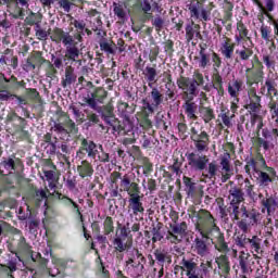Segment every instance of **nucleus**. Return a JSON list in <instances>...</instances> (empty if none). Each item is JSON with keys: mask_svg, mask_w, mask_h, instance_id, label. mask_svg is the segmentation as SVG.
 Returning a JSON list of instances; mask_svg holds the SVG:
<instances>
[{"mask_svg": "<svg viewBox=\"0 0 278 278\" xmlns=\"http://www.w3.org/2000/svg\"><path fill=\"white\" fill-rule=\"evenodd\" d=\"M228 213L232 220H237V227L242 231V235L236 237V244L244 249L249 244L247 233L251 231V227L260 223V212L257 210H247L244 205V192L238 187H232L228 191Z\"/></svg>", "mask_w": 278, "mask_h": 278, "instance_id": "1", "label": "nucleus"}, {"mask_svg": "<svg viewBox=\"0 0 278 278\" xmlns=\"http://www.w3.org/2000/svg\"><path fill=\"white\" fill-rule=\"evenodd\" d=\"M205 84V77L201 73V71L195 70L193 72V77H180L177 80V86L180 90L184 92V110L187 117H189L191 121H197V110H199V106L197 103L192 102L194 101L195 97H199V86H203Z\"/></svg>", "mask_w": 278, "mask_h": 278, "instance_id": "2", "label": "nucleus"}, {"mask_svg": "<svg viewBox=\"0 0 278 278\" xmlns=\"http://www.w3.org/2000/svg\"><path fill=\"white\" fill-rule=\"evenodd\" d=\"M198 222L195 225V231L200 233L201 237H197L193 241V252L200 257H210L211 249L208 240H212L210 237V228H206L205 225H214V216L208 211H201L198 213Z\"/></svg>", "mask_w": 278, "mask_h": 278, "instance_id": "3", "label": "nucleus"}, {"mask_svg": "<svg viewBox=\"0 0 278 278\" xmlns=\"http://www.w3.org/2000/svg\"><path fill=\"white\" fill-rule=\"evenodd\" d=\"M187 161L191 170L202 173L204 179H216V175H218V165L214 162L210 163V157H207V155L191 152L187 155Z\"/></svg>", "mask_w": 278, "mask_h": 278, "instance_id": "4", "label": "nucleus"}, {"mask_svg": "<svg viewBox=\"0 0 278 278\" xmlns=\"http://www.w3.org/2000/svg\"><path fill=\"white\" fill-rule=\"evenodd\" d=\"M128 260L126 261V269L130 277H140L144 270L147 258L140 253V250L132 249L128 251Z\"/></svg>", "mask_w": 278, "mask_h": 278, "instance_id": "5", "label": "nucleus"}, {"mask_svg": "<svg viewBox=\"0 0 278 278\" xmlns=\"http://www.w3.org/2000/svg\"><path fill=\"white\" fill-rule=\"evenodd\" d=\"M256 142L264 151H273L278 147V128H262V137H258Z\"/></svg>", "mask_w": 278, "mask_h": 278, "instance_id": "6", "label": "nucleus"}, {"mask_svg": "<svg viewBox=\"0 0 278 278\" xmlns=\"http://www.w3.org/2000/svg\"><path fill=\"white\" fill-rule=\"evenodd\" d=\"M45 257L52 258V267H48V273L50 277H56V278H64L66 277V274H64V270H66V261L63 258H60L58 256H53L51 254V247H47V249L43 251Z\"/></svg>", "mask_w": 278, "mask_h": 278, "instance_id": "7", "label": "nucleus"}, {"mask_svg": "<svg viewBox=\"0 0 278 278\" xmlns=\"http://www.w3.org/2000/svg\"><path fill=\"white\" fill-rule=\"evenodd\" d=\"M191 18H198L199 21H212V8L210 7H203V3H201L199 0H192L187 5Z\"/></svg>", "mask_w": 278, "mask_h": 278, "instance_id": "8", "label": "nucleus"}, {"mask_svg": "<svg viewBox=\"0 0 278 278\" xmlns=\"http://www.w3.org/2000/svg\"><path fill=\"white\" fill-rule=\"evenodd\" d=\"M208 238H211L212 244L215 245V249L219 251V253H227V251H229V247L227 245V242H225V236L220 232V228H218L214 222L208 229Z\"/></svg>", "mask_w": 278, "mask_h": 278, "instance_id": "9", "label": "nucleus"}, {"mask_svg": "<svg viewBox=\"0 0 278 278\" xmlns=\"http://www.w3.org/2000/svg\"><path fill=\"white\" fill-rule=\"evenodd\" d=\"M186 231H188V225H186V222L180 224H170L169 230L166 235V240L172 242V244H179V242L186 238Z\"/></svg>", "mask_w": 278, "mask_h": 278, "instance_id": "10", "label": "nucleus"}, {"mask_svg": "<svg viewBox=\"0 0 278 278\" xmlns=\"http://www.w3.org/2000/svg\"><path fill=\"white\" fill-rule=\"evenodd\" d=\"M163 102L164 96L162 94V92H160V89L155 87L152 88L150 97L143 99V105L150 114H153V112H155V110H157V108H160V105H162Z\"/></svg>", "mask_w": 278, "mask_h": 278, "instance_id": "11", "label": "nucleus"}, {"mask_svg": "<svg viewBox=\"0 0 278 278\" xmlns=\"http://www.w3.org/2000/svg\"><path fill=\"white\" fill-rule=\"evenodd\" d=\"M78 157H84V155H87V157H90L91 160H97V155H99V147L94 141L88 140L86 138L80 139V147L77 151Z\"/></svg>", "mask_w": 278, "mask_h": 278, "instance_id": "12", "label": "nucleus"}, {"mask_svg": "<svg viewBox=\"0 0 278 278\" xmlns=\"http://www.w3.org/2000/svg\"><path fill=\"white\" fill-rule=\"evenodd\" d=\"M180 269L186 273L188 278H203L199 264L195 263L194 258L182 257L180 262Z\"/></svg>", "mask_w": 278, "mask_h": 278, "instance_id": "13", "label": "nucleus"}, {"mask_svg": "<svg viewBox=\"0 0 278 278\" xmlns=\"http://www.w3.org/2000/svg\"><path fill=\"white\" fill-rule=\"evenodd\" d=\"M263 165L265 166V170H256V180L258 186H261V188H266L268 186H270V184H273V178L275 177V175H277V173L275 172V168L266 166V161H264V159H262Z\"/></svg>", "mask_w": 278, "mask_h": 278, "instance_id": "14", "label": "nucleus"}, {"mask_svg": "<svg viewBox=\"0 0 278 278\" xmlns=\"http://www.w3.org/2000/svg\"><path fill=\"white\" fill-rule=\"evenodd\" d=\"M53 197H54V199H58V201H61V203H62V205H64V207H70V210H72L74 212V214H76L77 218H79L80 220L84 218L81 211H79V204L76 203L75 201H73V199H71L58 191H54Z\"/></svg>", "mask_w": 278, "mask_h": 278, "instance_id": "15", "label": "nucleus"}, {"mask_svg": "<svg viewBox=\"0 0 278 278\" xmlns=\"http://www.w3.org/2000/svg\"><path fill=\"white\" fill-rule=\"evenodd\" d=\"M258 92L260 94H262L263 97H267L271 101L273 97H278L277 81L275 80V78H270V76H268L265 79V84L261 86Z\"/></svg>", "mask_w": 278, "mask_h": 278, "instance_id": "16", "label": "nucleus"}, {"mask_svg": "<svg viewBox=\"0 0 278 278\" xmlns=\"http://www.w3.org/2000/svg\"><path fill=\"white\" fill-rule=\"evenodd\" d=\"M105 97H108V91L104 89H97L94 93L85 98V103L89 105L91 110H99V105L97 103H103V99H105Z\"/></svg>", "mask_w": 278, "mask_h": 278, "instance_id": "17", "label": "nucleus"}, {"mask_svg": "<svg viewBox=\"0 0 278 278\" xmlns=\"http://www.w3.org/2000/svg\"><path fill=\"white\" fill-rule=\"evenodd\" d=\"M192 142L199 153H204L210 151V135L205 130L200 132V136L194 137Z\"/></svg>", "mask_w": 278, "mask_h": 278, "instance_id": "18", "label": "nucleus"}, {"mask_svg": "<svg viewBox=\"0 0 278 278\" xmlns=\"http://www.w3.org/2000/svg\"><path fill=\"white\" fill-rule=\"evenodd\" d=\"M243 88L244 81H242L241 79L233 78L232 80H230L227 86V92L230 99H239Z\"/></svg>", "mask_w": 278, "mask_h": 278, "instance_id": "19", "label": "nucleus"}, {"mask_svg": "<svg viewBox=\"0 0 278 278\" xmlns=\"http://www.w3.org/2000/svg\"><path fill=\"white\" fill-rule=\"evenodd\" d=\"M231 156L229 154H225L220 159L222 170L219 172V174L217 172L216 177H222L223 184H225V181H227L231 177V175H229V173H231V165L229 164Z\"/></svg>", "mask_w": 278, "mask_h": 278, "instance_id": "20", "label": "nucleus"}, {"mask_svg": "<svg viewBox=\"0 0 278 278\" xmlns=\"http://www.w3.org/2000/svg\"><path fill=\"white\" fill-rule=\"evenodd\" d=\"M128 203V208L132 212V216H142L144 214V206L140 202V195H130Z\"/></svg>", "mask_w": 278, "mask_h": 278, "instance_id": "21", "label": "nucleus"}, {"mask_svg": "<svg viewBox=\"0 0 278 278\" xmlns=\"http://www.w3.org/2000/svg\"><path fill=\"white\" fill-rule=\"evenodd\" d=\"M201 26H199L198 24H194L193 22H189L186 25L185 31H186V38L188 40V42H190L191 40H194V38H198L201 40V38H203V36H201Z\"/></svg>", "mask_w": 278, "mask_h": 278, "instance_id": "22", "label": "nucleus"}, {"mask_svg": "<svg viewBox=\"0 0 278 278\" xmlns=\"http://www.w3.org/2000/svg\"><path fill=\"white\" fill-rule=\"evenodd\" d=\"M121 190L124 192H127L129 197H134L136 192H138V184L131 182L129 179V176L125 175L123 178H121Z\"/></svg>", "mask_w": 278, "mask_h": 278, "instance_id": "23", "label": "nucleus"}, {"mask_svg": "<svg viewBox=\"0 0 278 278\" xmlns=\"http://www.w3.org/2000/svg\"><path fill=\"white\" fill-rule=\"evenodd\" d=\"M252 97L255 98V101H251L248 105H245V110H249L253 118H257V114H260V110H262V97L257 96L255 90L252 91Z\"/></svg>", "mask_w": 278, "mask_h": 278, "instance_id": "24", "label": "nucleus"}, {"mask_svg": "<svg viewBox=\"0 0 278 278\" xmlns=\"http://www.w3.org/2000/svg\"><path fill=\"white\" fill-rule=\"evenodd\" d=\"M263 63L265 64L266 68L269 71V74L276 71L278 65V52H271L270 54L263 55Z\"/></svg>", "mask_w": 278, "mask_h": 278, "instance_id": "25", "label": "nucleus"}, {"mask_svg": "<svg viewBox=\"0 0 278 278\" xmlns=\"http://www.w3.org/2000/svg\"><path fill=\"white\" fill-rule=\"evenodd\" d=\"M233 51H236V45L229 42V39L220 43V53L225 60H231L233 58Z\"/></svg>", "mask_w": 278, "mask_h": 278, "instance_id": "26", "label": "nucleus"}, {"mask_svg": "<svg viewBox=\"0 0 278 278\" xmlns=\"http://www.w3.org/2000/svg\"><path fill=\"white\" fill-rule=\"evenodd\" d=\"M261 203L263 205V214L265 212H267V216H273V214H275V210H277V201H275L273 197L263 199Z\"/></svg>", "mask_w": 278, "mask_h": 278, "instance_id": "27", "label": "nucleus"}, {"mask_svg": "<svg viewBox=\"0 0 278 278\" xmlns=\"http://www.w3.org/2000/svg\"><path fill=\"white\" fill-rule=\"evenodd\" d=\"M76 81H77V75L75 74V67L70 65L65 68V78L62 80V86L66 88L67 86H71Z\"/></svg>", "mask_w": 278, "mask_h": 278, "instance_id": "28", "label": "nucleus"}, {"mask_svg": "<svg viewBox=\"0 0 278 278\" xmlns=\"http://www.w3.org/2000/svg\"><path fill=\"white\" fill-rule=\"evenodd\" d=\"M127 8L128 7L125 3H113V12L119 21H125V18H127Z\"/></svg>", "mask_w": 278, "mask_h": 278, "instance_id": "29", "label": "nucleus"}, {"mask_svg": "<svg viewBox=\"0 0 278 278\" xmlns=\"http://www.w3.org/2000/svg\"><path fill=\"white\" fill-rule=\"evenodd\" d=\"M79 176L84 179L85 177H92L94 169L92 168V164L88 161H83L81 165L77 167Z\"/></svg>", "mask_w": 278, "mask_h": 278, "instance_id": "30", "label": "nucleus"}, {"mask_svg": "<svg viewBox=\"0 0 278 278\" xmlns=\"http://www.w3.org/2000/svg\"><path fill=\"white\" fill-rule=\"evenodd\" d=\"M31 203L35 207H40V205H47V191L45 190H37L35 195L31 199Z\"/></svg>", "mask_w": 278, "mask_h": 278, "instance_id": "31", "label": "nucleus"}, {"mask_svg": "<svg viewBox=\"0 0 278 278\" xmlns=\"http://www.w3.org/2000/svg\"><path fill=\"white\" fill-rule=\"evenodd\" d=\"M199 68H207L210 66V54L205 53V48H201L199 56H195Z\"/></svg>", "mask_w": 278, "mask_h": 278, "instance_id": "32", "label": "nucleus"}, {"mask_svg": "<svg viewBox=\"0 0 278 278\" xmlns=\"http://www.w3.org/2000/svg\"><path fill=\"white\" fill-rule=\"evenodd\" d=\"M237 31L235 35L236 42H242L249 36V29L242 22L237 23Z\"/></svg>", "mask_w": 278, "mask_h": 278, "instance_id": "33", "label": "nucleus"}, {"mask_svg": "<svg viewBox=\"0 0 278 278\" xmlns=\"http://www.w3.org/2000/svg\"><path fill=\"white\" fill-rule=\"evenodd\" d=\"M51 62L53 63V64L50 63V68L52 71V75H55V73H58V70H55V68L64 67V56H62V55L55 56L54 54H52Z\"/></svg>", "mask_w": 278, "mask_h": 278, "instance_id": "34", "label": "nucleus"}, {"mask_svg": "<svg viewBox=\"0 0 278 278\" xmlns=\"http://www.w3.org/2000/svg\"><path fill=\"white\" fill-rule=\"evenodd\" d=\"M143 75L147 77L150 88L153 86V83L157 81V70L154 67L147 66Z\"/></svg>", "mask_w": 278, "mask_h": 278, "instance_id": "35", "label": "nucleus"}, {"mask_svg": "<svg viewBox=\"0 0 278 278\" xmlns=\"http://www.w3.org/2000/svg\"><path fill=\"white\" fill-rule=\"evenodd\" d=\"M65 56L68 58V60H72V62H77L79 60V48L77 46H67Z\"/></svg>", "mask_w": 278, "mask_h": 278, "instance_id": "36", "label": "nucleus"}, {"mask_svg": "<svg viewBox=\"0 0 278 278\" xmlns=\"http://www.w3.org/2000/svg\"><path fill=\"white\" fill-rule=\"evenodd\" d=\"M0 166L4 168V170H8L10 175H12V170H16V162L12 157H4Z\"/></svg>", "mask_w": 278, "mask_h": 278, "instance_id": "37", "label": "nucleus"}, {"mask_svg": "<svg viewBox=\"0 0 278 278\" xmlns=\"http://www.w3.org/2000/svg\"><path fill=\"white\" fill-rule=\"evenodd\" d=\"M70 110H71L72 114H74V118L77 123H84L86 121V114H84V112H81V110H79V108H77L75 105H71Z\"/></svg>", "mask_w": 278, "mask_h": 278, "instance_id": "38", "label": "nucleus"}, {"mask_svg": "<svg viewBox=\"0 0 278 278\" xmlns=\"http://www.w3.org/2000/svg\"><path fill=\"white\" fill-rule=\"evenodd\" d=\"M237 55H239V59L243 62H247L253 55V50L251 48L242 47L241 50H236Z\"/></svg>", "mask_w": 278, "mask_h": 278, "instance_id": "39", "label": "nucleus"}, {"mask_svg": "<svg viewBox=\"0 0 278 278\" xmlns=\"http://www.w3.org/2000/svg\"><path fill=\"white\" fill-rule=\"evenodd\" d=\"M16 252L20 255H24V253H29V245L27 244L25 237L20 238L17 247H16Z\"/></svg>", "mask_w": 278, "mask_h": 278, "instance_id": "40", "label": "nucleus"}, {"mask_svg": "<svg viewBox=\"0 0 278 278\" xmlns=\"http://www.w3.org/2000/svg\"><path fill=\"white\" fill-rule=\"evenodd\" d=\"M262 239L257 238V236H253L252 239L248 241V244L251 245V249L255 251L257 254L262 253Z\"/></svg>", "mask_w": 278, "mask_h": 278, "instance_id": "41", "label": "nucleus"}, {"mask_svg": "<svg viewBox=\"0 0 278 278\" xmlns=\"http://www.w3.org/2000/svg\"><path fill=\"white\" fill-rule=\"evenodd\" d=\"M113 247L115 251H118L119 253H123L124 251H127V243L123 240L122 237H116L113 240Z\"/></svg>", "mask_w": 278, "mask_h": 278, "instance_id": "42", "label": "nucleus"}, {"mask_svg": "<svg viewBox=\"0 0 278 278\" xmlns=\"http://www.w3.org/2000/svg\"><path fill=\"white\" fill-rule=\"evenodd\" d=\"M244 170L248 175H251V170H253L254 173H257V170H260L257 168V162L255 161V159L251 157L247 160V165L244 166Z\"/></svg>", "mask_w": 278, "mask_h": 278, "instance_id": "43", "label": "nucleus"}, {"mask_svg": "<svg viewBox=\"0 0 278 278\" xmlns=\"http://www.w3.org/2000/svg\"><path fill=\"white\" fill-rule=\"evenodd\" d=\"M65 33L66 31H63L61 28H54L52 34H50V38L53 40V42H62V38Z\"/></svg>", "mask_w": 278, "mask_h": 278, "instance_id": "44", "label": "nucleus"}, {"mask_svg": "<svg viewBox=\"0 0 278 278\" xmlns=\"http://www.w3.org/2000/svg\"><path fill=\"white\" fill-rule=\"evenodd\" d=\"M101 51H105L106 53H114V48L108 42V39L101 38L99 41Z\"/></svg>", "mask_w": 278, "mask_h": 278, "instance_id": "45", "label": "nucleus"}, {"mask_svg": "<svg viewBox=\"0 0 278 278\" xmlns=\"http://www.w3.org/2000/svg\"><path fill=\"white\" fill-rule=\"evenodd\" d=\"M31 260L34 262H39V264H40V266H42V268H47V264H49V260L46 257H42V254H40V253L31 254Z\"/></svg>", "mask_w": 278, "mask_h": 278, "instance_id": "46", "label": "nucleus"}, {"mask_svg": "<svg viewBox=\"0 0 278 278\" xmlns=\"http://www.w3.org/2000/svg\"><path fill=\"white\" fill-rule=\"evenodd\" d=\"M140 8H141L143 14H146V16H151L153 7H151V2H149V0H143L140 3Z\"/></svg>", "mask_w": 278, "mask_h": 278, "instance_id": "47", "label": "nucleus"}, {"mask_svg": "<svg viewBox=\"0 0 278 278\" xmlns=\"http://www.w3.org/2000/svg\"><path fill=\"white\" fill-rule=\"evenodd\" d=\"M203 121L205 123H210L211 121H214V110L212 109H203L202 110Z\"/></svg>", "mask_w": 278, "mask_h": 278, "instance_id": "48", "label": "nucleus"}, {"mask_svg": "<svg viewBox=\"0 0 278 278\" xmlns=\"http://www.w3.org/2000/svg\"><path fill=\"white\" fill-rule=\"evenodd\" d=\"M270 27L264 25L261 26V36L263 40H266V42H270Z\"/></svg>", "mask_w": 278, "mask_h": 278, "instance_id": "49", "label": "nucleus"}, {"mask_svg": "<svg viewBox=\"0 0 278 278\" xmlns=\"http://www.w3.org/2000/svg\"><path fill=\"white\" fill-rule=\"evenodd\" d=\"M154 257H155L156 262L160 264V266H164V262H166V260H168V255H166V253H164L162 251H156L154 253Z\"/></svg>", "mask_w": 278, "mask_h": 278, "instance_id": "50", "label": "nucleus"}, {"mask_svg": "<svg viewBox=\"0 0 278 278\" xmlns=\"http://www.w3.org/2000/svg\"><path fill=\"white\" fill-rule=\"evenodd\" d=\"M61 42L64 45V47H73V42H75V40L73 39V36H71L70 33H64Z\"/></svg>", "mask_w": 278, "mask_h": 278, "instance_id": "51", "label": "nucleus"}, {"mask_svg": "<svg viewBox=\"0 0 278 278\" xmlns=\"http://www.w3.org/2000/svg\"><path fill=\"white\" fill-rule=\"evenodd\" d=\"M14 97H16V94L11 93L9 90L0 91V101H14Z\"/></svg>", "mask_w": 278, "mask_h": 278, "instance_id": "52", "label": "nucleus"}, {"mask_svg": "<svg viewBox=\"0 0 278 278\" xmlns=\"http://www.w3.org/2000/svg\"><path fill=\"white\" fill-rule=\"evenodd\" d=\"M35 36L38 40H47V38H49V36H51V29L45 30L41 28V29L37 30Z\"/></svg>", "mask_w": 278, "mask_h": 278, "instance_id": "53", "label": "nucleus"}, {"mask_svg": "<svg viewBox=\"0 0 278 278\" xmlns=\"http://www.w3.org/2000/svg\"><path fill=\"white\" fill-rule=\"evenodd\" d=\"M152 25L155 27L156 31H162L164 27V20L161 16H156L152 20Z\"/></svg>", "mask_w": 278, "mask_h": 278, "instance_id": "54", "label": "nucleus"}, {"mask_svg": "<svg viewBox=\"0 0 278 278\" xmlns=\"http://www.w3.org/2000/svg\"><path fill=\"white\" fill-rule=\"evenodd\" d=\"M102 118H103L104 123H106V125H110L111 127H113V125L118 122L117 119H115V117L112 115V113L102 114Z\"/></svg>", "mask_w": 278, "mask_h": 278, "instance_id": "55", "label": "nucleus"}, {"mask_svg": "<svg viewBox=\"0 0 278 278\" xmlns=\"http://www.w3.org/2000/svg\"><path fill=\"white\" fill-rule=\"evenodd\" d=\"M253 188H255V187L251 184V180H249V178H247L244 180V190H245L248 197H253L255 194V192H253Z\"/></svg>", "mask_w": 278, "mask_h": 278, "instance_id": "56", "label": "nucleus"}, {"mask_svg": "<svg viewBox=\"0 0 278 278\" xmlns=\"http://www.w3.org/2000/svg\"><path fill=\"white\" fill-rule=\"evenodd\" d=\"M152 236V242H160L164 238V235H162L160 228H153Z\"/></svg>", "mask_w": 278, "mask_h": 278, "instance_id": "57", "label": "nucleus"}, {"mask_svg": "<svg viewBox=\"0 0 278 278\" xmlns=\"http://www.w3.org/2000/svg\"><path fill=\"white\" fill-rule=\"evenodd\" d=\"M99 149H100V151H101V154L98 152V155H97L98 161H99V162H103V163L110 162V154H108V153H105V152L103 151V146H99Z\"/></svg>", "mask_w": 278, "mask_h": 278, "instance_id": "58", "label": "nucleus"}, {"mask_svg": "<svg viewBox=\"0 0 278 278\" xmlns=\"http://www.w3.org/2000/svg\"><path fill=\"white\" fill-rule=\"evenodd\" d=\"M73 25L75 28H77V31L79 34H84V29H86V22H84V20H81V21L75 20Z\"/></svg>", "mask_w": 278, "mask_h": 278, "instance_id": "59", "label": "nucleus"}, {"mask_svg": "<svg viewBox=\"0 0 278 278\" xmlns=\"http://www.w3.org/2000/svg\"><path fill=\"white\" fill-rule=\"evenodd\" d=\"M218 116L222 118V123L225 125V127H231V117H229L227 113L222 112Z\"/></svg>", "mask_w": 278, "mask_h": 278, "instance_id": "60", "label": "nucleus"}, {"mask_svg": "<svg viewBox=\"0 0 278 278\" xmlns=\"http://www.w3.org/2000/svg\"><path fill=\"white\" fill-rule=\"evenodd\" d=\"M59 5L64 10V12H71L73 2H70L68 0H59Z\"/></svg>", "mask_w": 278, "mask_h": 278, "instance_id": "61", "label": "nucleus"}, {"mask_svg": "<svg viewBox=\"0 0 278 278\" xmlns=\"http://www.w3.org/2000/svg\"><path fill=\"white\" fill-rule=\"evenodd\" d=\"M230 99H231L230 110L232 114H236V112H238V103H240V98H230Z\"/></svg>", "mask_w": 278, "mask_h": 278, "instance_id": "62", "label": "nucleus"}, {"mask_svg": "<svg viewBox=\"0 0 278 278\" xmlns=\"http://www.w3.org/2000/svg\"><path fill=\"white\" fill-rule=\"evenodd\" d=\"M3 273H7L9 278H14V276L12 275V273H14L16 270V266L12 265L11 267H2Z\"/></svg>", "mask_w": 278, "mask_h": 278, "instance_id": "63", "label": "nucleus"}, {"mask_svg": "<svg viewBox=\"0 0 278 278\" xmlns=\"http://www.w3.org/2000/svg\"><path fill=\"white\" fill-rule=\"evenodd\" d=\"M43 175H45L47 181H55V172L46 170V172H43Z\"/></svg>", "mask_w": 278, "mask_h": 278, "instance_id": "64", "label": "nucleus"}]
</instances>
